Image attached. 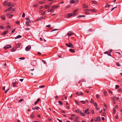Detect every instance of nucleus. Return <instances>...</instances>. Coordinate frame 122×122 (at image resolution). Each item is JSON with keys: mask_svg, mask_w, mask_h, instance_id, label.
Segmentation results:
<instances>
[{"mask_svg": "<svg viewBox=\"0 0 122 122\" xmlns=\"http://www.w3.org/2000/svg\"><path fill=\"white\" fill-rule=\"evenodd\" d=\"M79 110H77L75 112L76 113H78L79 112Z\"/></svg>", "mask_w": 122, "mask_h": 122, "instance_id": "55", "label": "nucleus"}, {"mask_svg": "<svg viewBox=\"0 0 122 122\" xmlns=\"http://www.w3.org/2000/svg\"><path fill=\"white\" fill-rule=\"evenodd\" d=\"M115 58L116 60H118L119 58V57H117V56H116L115 57Z\"/></svg>", "mask_w": 122, "mask_h": 122, "instance_id": "26", "label": "nucleus"}, {"mask_svg": "<svg viewBox=\"0 0 122 122\" xmlns=\"http://www.w3.org/2000/svg\"><path fill=\"white\" fill-rule=\"evenodd\" d=\"M85 17V16L84 15H80L78 17Z\"/></svg>", "mask_w": 122, "mask_h": 122, "instance_id": "44", "label": "nucleus"}, {"mask_svg": "<svg viewBox=\"0 0 122 122\" xmlns=\"http://www.w3.org/2000/svg\"><path fill=\"white\" fill-rule=\"evenodd\" d=\"M107 91H104L103 93L104 94L105 96H106V94L107 93Z\"/></svg>", "mask_w": 122, "mask_h": 122, "instance_id": "35", "label": "nucleus"}, {"mask_svg": "<svg viewBox=\"0 0 122 122\" xmlns=\"http://www.w3.org/2000/svg\"><path fill=\"white\" fill-rule=\"evenodd\" d=\"M19 59H20L24 60L25 59V58L24 57H21L19 58Z\"/></svg>", "mask_w": 122, "mask_h": 122, "instance_id": "61", "label": "nucleus"}, {"mask_svg": "<svg viewBox=\"0 0 122 122\" xmlns=\"http://www.w3.org/2000/svg\"><path fill=\"white\" fill-rule=\"evenodd\" d=\"M8 3V1H5L3 3V4L5 6L6 5H7Z\"/></svg>", "mask_w": 122, "mask_h": 122, "instance_id": "19", "label": "nucleus"}, {"mask_svg": "<svg viewBox=\"0 0 122 122\" xmlns=\"http://www.w3.org/2000/svg\"><path fill=\"white\" fill-rule=\"evenodd\" d=\"M115 118L116 119H118V115H117L116 116H115Z\"/></svg>", "mask_w": 122, "mask_h": 122, "instance_id": "58", "label": "nucleus"}, {"mask_svg": "<svg viewBox=\"0 0 122 122\" xmlns=\"http://www.w3.org/2000/svg\"><path fill=\"white\" fill-rule=\"evenodd\" d=\"M31 48V46L30 45H29L26 47L25 50L26 51H29Z\"/></svg>", "mask_w": 122, "mask_h": 122, "instance_id": "5", "label": "nucleus"}, {"mask_svg": "<svg viewBox=\"0 0 122 122\" xmlns=\"http://www.w3.org/2000/svg\"><path fill=\"white\" fill-rule=\"evenodd\" d=\"M25 19L26 20L25 23H29V22L30 23H31L33 22V21L31 20H30L27 17L25 18Z\"/></svg>", "mask_w": 122, "mask_h": 122, "instance_id": "2", "label": "nucleus"}, {"mask_svg": "<svg viewBox=\"0 0 122 122\" xmlns=\"http://www.w3.org/2000/svg\"><path fill=\"white\" fill-rule=\"evenodd\" d=\"M59 7V6L58 5L57 6H52L51 7V8L52 9H53L54 8H57L58 7Z\"/></svg>", "mask_w": 122, "mask_h": 122, "instance_id": "15", "label": "nucleus"}, {"mask_svg": "<svg viewBox=\"0 0 122 122\" xmlns=\"http://www.w3.org/2000/svg\"><path fill=\"white\" fill-rule=\"evenodd\" d=\"M81 115L85 117L86 116V115L85 114L83 113H82V114H81Z\"/></svg>", "mask_w": 122, "mask_h": 122, "instance_id": "59", "label": "nucleus"}, {"mask_svg": "<svg viewBox=\"0 0 122 122\" xmlns=\"http://www.w3.org/2000/svg\"><path fill=\"white\" fill-rule=\"evenodd\" d=\"M6 15L9 18H11L13 15H10L9 13L7 14Z\"/></svg>", "mask_w": 122, "mask_h": 122, "instance_id": "11", "label": "nucleus"}, {"mask_svg": "<svg viewBox=\"0 0 122 122\" xmlns=\"http://www.w3.org/2000/svg\"><path fill=\"white\" fill-rule=\"evenodd\" d=\"M43 17H41L40 18H38L36 20V21H37L40 20H41L42 19Z\"/></svg>", "mask_w": 122, "mask_h": 122, "instance_id": "20", "label": "nucleus"}, {"mask_svg": "<svg viewBox=\"0 0 122 122\" xmlns=\"http://www.w3.org/2000/svg\"><path fill=\"white\" fill-rule=\"evenodd\" d=\"M67 35L69 36H71L74 35V33L72 32L71 31H70L68 32L67 33Z\"/></svg>", "mask_w": 122, "mask_h": 122, "instance_id": "9", "label": "nucleus"}, {"mask_svg": "<svg viewBox=\"0 0 122 122\" xmlns=\"http://www.w3.org/2000/svg\"><path fill=\"white\" fill-rule=\"evenodd\" d=\"M69 51L72 52L74 53L75 52V51L73 49H69Z\"/></svg>", "mask_w": 122, "mask_h": 122, "instance_id": "17", "label": "nucleus"}, {"mask_svg": "<svg viewBox=\"0 0 122 122\" xmlns=\"http://www.w3.org/2000/svg\"><path fill=\"white\" fill-rule=\"evenodd\" d=\"M71 3L74 4L75 3V1H73L72 0L71 1H70Z\"/></svg>", "mask_w": 122, "mask_h": 122, "instance_id": "52", "label": "nucleus"}, {"mask_svg": "<svg viewBox=\"0 0 122 122\" xmlns=\"http://www.w3.org/2000/svg\"><path fill=\"white\" fill-rule=\"evenodd\" d=\"M85 13L86 14V15H89V13L88 12H87L86 11H85Z\"/></svg>", "mask_w": 122, "mask_h": 122, "instance_id": "54", "label": "nucleus"}, {"mask_svg": "<svg viewBox=\"0 0 122 122\" xmlns=\"http://www.w3.org/2000/svg\"><path fill=\"white\" fill-rule=\"evenodd\" d=\"M7 5L8 6H9L10 5H11V3L10 2H9V4L7 3Z\"/></svg>", "mask_w": 122, "mask_h": 122, "instance_id": "31", "label": "nucleus"}, {"mask_svg": "<svg viewBox=\"0 0 122 122\" xmlns=\"http://www.w3.org/2000/svg\"><path fill=\"white\" fill-rule=\"evenodd\" d=\"M21 45L20 43H19L18 45H16V48H19Z\"/></svg>", "mask_w": 122, "mask_h": 122, "instance_id": "22", "label": "nucleus"}, {"mask_svg": "<svg viewBox=\"0 0 122 122\" xmlns=\"http://www.w3.org/2000/svg\"><path fill=\"white\" fill-rule=\"evenodd\" d=\"M90 10L89 9H85V11L87 12V11H89Z\"/></svg>", "mask_w": 122, "mask_h": 122, "instance_id": "49", "label": "nucleus"}, {"mask_svg": "<svg viewBox=\"0 0 122 122\" xmlns=\"http://www.w3.org/2000/svg\"><path fill=\"white\" fill-rule=\"evenodd\" d=\"M42 62L45 64H46V61L44 60H42Z\"/></svg>", "mask_w": 122, "mask_h": 122, "instance_id": "47", "label": "nucleus"}, {"mask_svg": "<svg viewBox=\"0 0 122 122\" xmlns=\"http://www.w3.org/2000/svg\"><path fill=\"white\" fill-rule=\"evenodd\" d=\"M8 30H6L5 31L3 32V33L1 34L2 35H4L5 34H7L8 33Z\"/></svg>", "mask_w": 122, "mask_h": 122, "instance_id": "13", "label": "nucleus"}, {"mask_svg": "<svg viewBox=\"0 0 122 122\" xmlns=\"http://www.w3.org/2000/svg\"><path fill=\"white\" fill-rule=\"evenodd\" d=\"M40 98H38L37 99V101L35 102L34 104L35 105H36L37 104V103L40 101Z\"/></svg>", "mask_w": 122, "mask_h": 122, "instance_id": "14", "label": "nucleus"}, {"mask_svg": "<svg viewBox=\"0 0 122 122\" xmlns=\"http://www.w3.org/2000/svg\"><path fill=\"white\" fill-rule=\"evenodd\" d=\"M45 6H47V8H50V6L49 5H45Z\"/></svg>", "mask_w": 122, "mask_h": 122, "instance_id": "46", "label": "nucleus"}, {"mask_svg": "<svg viewBox=\"0 0 122 122\" xmlns=\"http://www.w3.org/2000/svg\"><path fill=\"white\" fill-rule=\"evenodd\" d=\"M23 100V99H21L20 100L18 101V102H22Z\"/></svg>", "mask_w": 122, "mask_h": 122, "instance_id": "45", "label": "nucleus"}, {"mask_svg": "<svg viewBox=\"0 0 122 122\" xmlns=\"http://www.w3.org/2000/svg\"><path fill=\"white\" fill-rule=\"evenodd\" d=\"M113 113H115L116 112V109H113Z\"/></svg>", "mask_w": 122, "mask_h": 122, "instance_id": "50", "label": "nucleus"}, {"mask_svg": "<svg viewBox=\"0 0 122 122\" xmlns=\"http://www.w3.org/2000/svg\"><path fill=\"white\" fill-rule=\"evenodd\" d=\"M113 51V50L112 49L109 50V53H110L112 52Z\"/></svg>", "mask_w": 122, "mask_h": 122, "instance_id": "63", "label": "nucleus"}, {"mask_svg": "<svg viewBox=\"0 0 122 122\" xmlns=\"http://www.w3.org/2000/svg\"><path fill=\"white\" fill-rule=\"evenodd\" d=\"M84 112L85 113L89 114L90 113L89 112V109L87 108L86 110H84Z\"/></svg>", "mask_w": 122, "mask_h": 122, "instance_id": "10", "label": "nucleus"}, {"mask_svg": "<svg viewBox=\"0 0 122 122\" xmlns=\"http://www.w3.org/2000/svg\"><path fill=\"white\" fill-rule=\"evenodd\" d=\"M58 102L61 105H62L63 104L62 102L61 101H58Z\"/></svg>", "mask_w": 122, "mask_h": 122, "instance_id": "40", "label": "nucleus"}, {"mask_svg": "<svg viewBox=\"0 0 122 122\" xmlns=\"http://www.w3.org/2000/svg\"><path fill=\"white\" fill-rule=\"evenodd\" d=\"M101 120V118L100 117H95L94 121L96 122L97 121H100Z\"/></svg>", "mask_w": 122, "mask_h": 122, "instance_id": "4", "label": "nucleus"}, {"mask_svg": "<svg viewBox=\"0 0 122 122\" xmlns=\"http://www.w3.org/2000/svg\"><path fill=\"white\" fill-rule=\"evenodd\" d=\"M119 87V86L117 85H116V86L115 87V89H117Z\"/></svg>", "mask_w": 122, "mask_h": 122, "instance_id": "29", "label": "nucleus"}, {"mask_svg": "<svg viewBox=\"0 0 122 122\" xmlns=\"http://www.w3.org/2000/svg\"><path fill=\"white\" fill-rule=\"evenodd\" d=\"M116 64L117 66H118V67H119L121 66L120 64L118 63H117Z\"/></svg>", "mask_w": 122, "mask_h": 122, "instance_id": "28", "label": "nucleus"}, {"mask_svg": "<svg viewBox=\"0 0 122 122\" xmlns=\"http://www.w3.org/2000/svg\"><path fill=\"white\" fill-rule=\"evenodd\" d=\"M33 7H37L38 6V4H35L33 6Z\"/></svg>", "mask_w": 122, "mask_h": 122, "instance_id": "39", "label": "nucleus"}, {"mask_svg": "<svg viewBox=\"0 0 122 122\" xmlns=\"http://www.w3.org/2000/svg\"><path fill=\"white\" fill-rule=\"evenodd\" d=\"M102 116H105L106 115V113L105 112H103L102 113Z\"/></svg>", "mask_w": 122, "mask_h": 122, "instance_id": "48", "label": "nucleus"}, {"mask_svg": "<svg viewBox=\"0 0 122 122\" xmlns=\"http://www.w3.org/2000/svg\"><path fill=\"white\" fill-rule=\"evenodd\" d=\"M25 14L24 13H23L22 15V16L23 17H24L25 16Z\"/></svg>", "mask_w": 122, "mask_h": 122, "instance_id": "43", "label": "nucleus"}, {"mask_svg": "<svg viewBox=\"0 0 122 122\" xmlns=\"http://www.w3.org/2000/svg\"><path fill=\"white\" fill-rule=\"evenodd\" d=\"M92 30L91 29H90L88 30V32H92Z\"/></svg>", "mask_w": 122, "mask_h": 122, "instance_id": "53", "label": "nucleus"}, {"mask_svg": "<svg viewBox=\"0 0 122 122\" xmlns=\"http://www.w3.org/2000/svg\"><path fill=\"white\" fill-rule=\"evenodd\" d=\"M110 5H107L105 6V7L106 8H108V7H110Z\"/></svg>", "mask_w": 122, "mask_h": 122, "instance_id": "27", "label": "nucleus"}, {"mask_svg": "<svg viewBox=\"0 0 122 122\" xmlns=\"http://www.w3.org/2000/svg\"><path fill=\"white\" fill-rule=\"evenodd\" d=\"M81 102L83 104H84L85 103V101H81Z\"/></svg>", "mask_w": 122, "mask_h": 122, "instance_id": "62", "label": "nucleus"}, {"mask_svg": "<svg viewBox=\"0 0 122 122\" xmlns=\"http://www.w3.org/2000/svg\"><path fill=\"white\" fill-rule=\"evenodd\" d=\"M96 97L97 98H98L99 97V96L98 95H97L96 96Z\"/></svg>", "mask_w": 122, "mask_h": 122, "instance_id": "64", "label": "nucleus"}, {"mask_svg": "<svg viewBox=\"0 0 122 122\" xmlns=\"http://www.w3.org/2000/svg\"><path fill=\"white\" fill-rule=\"evenodd\" d=\"M1 18L3 20H5V15H4L2 16H1Z\"/></svg>", "mask_w": 122, "mask_h": 122, "instance_id": "12", "label": "nucleus"}, {"mask_svg": "<svg viewBox=\"0 0 122 122\" xmlns=\"http://www.w3.org/2000/svg\"><path fill=\"white\" fill-rule=\"evenodd\" d=\"M11 48V45H7L4 47V48L5 49H7L10 48Z\"/></svg>", "mask_w": 122, "mask_h": 122, "instance_id": "7", "label": "nucleus"}, {"mask_svg": "<svg viewBox=\"0 0 122 122\" xmlns=\"http://www.w3.org/2000/svg\"><path fill=\"white\" fill-rule=\"evenodd\" d=\"M46 11H45L43 13L41 14V15H44L46 13Z\"/></svg>", "mask_w": 122, "mask_h": 122, "instance_id": "41", "label": "nucleus"}, {"mask_svg": "<svg viewBox=\"0 0 122 122\" xmlns=\"http://www.w3.org/2000/svg\"><path fill=\"white\" fill-rule=\"evenodd\" d=\"M97 1H94L93 3L95 4H97Z\"/></svg>", "mask_w": 122, "mask_h": 122, "instance_id": "51", "label": "nucleus"}, {"mask_svg": "<svg viewBox=\"0 0 122 122\" xmlns=\"http://www.w3.org/2000/svg\"><path fill=\"white\" fill-rule=\"evenodd\" d=\"M5 28V27L4 26L2 25L0 26V28L1 29H4Z\"/></svg>", "mask_w": 122, "mask_h": 122, "instance_id": "24", "label": "nucleus"}, {"mask_svg": "<svg viewBox=\"0 0 122 122\" xmlns=\"http://www.w3.org/2000/svg\"><path fill=\"white\" fill-rule=\"evenodd\" d=\"M116 99V97H113V98H112V100L113 101H115Z\"/></svg>", "mask_w": 122, "mask_h": 122, "instance_id": "60", "label": "nucleus"}, {"mask_svg": "<svg viewBox=\"0 0 122 122\" xmlns=\"http://www.w3.org/2000/svg\"><path fill=\"white\" fill-rule=\"evenodd\" d=\"M34 108L35 109L37 110L40 109V108L36 106L35 107H34Z\"/></svg>", "mask_w": 122, "mask_h": 122, "instance_id": "32", "label": "nucleus"}, {"mask_svg": "<svg viewBox=\"0 0 122 122\" xmlns=\"http://www.w3.org/2000/svg\"><path fill=\"white\" fill-rule=\"evenodd\" d=\"M15 29H14V30L11 31V34H13L15 31Z\"/></svg>", "mask_w": 122, "mask_h": 122, "instance_id": "38", "label": "nucleus"}, {"mask_svg": "<svg viewBox=\"0 0 122 122\" xmlns=\"http://www.w3.org/2000/svg\"><path fill=\"white\" fill-rule=\"evenodd\" d=\"M44 3V2H43V1H39V3L40 4H43Z\"/></svg>", "mask_w": 122, "mask_h": 122, "instance_id": "42", "label": "nucleus"}, {"mask_svg": "<svg viewBox=\"0 0 122 122\" xmlns=\"http://www.w3.org/2000/svg\"><path fill=\"white\" fill-rule=\"evenodd\" d=\"M12 8V7H10L9 8H8V9H7V10L8 11H10L11 9Z\"/></svg>", "mask_w": 122, "mask_h": 122, "instance_id": "33", "label": "nucleus"}, {"mask_svg": "<svg viewBox=\"0 0 122 122\" xmlns=\"http://www.w3.org/2000/svg\"><path fill=\"white\" fill-rule=\"evenodd\" d=\"M76 14V13H71L68 14L67 15H66L65 17L66 18H69L73 15H75Z\"/></svg>", "mask_w": 122, "mask_h": 122, "instance_id": "1", "label": "nucleus"}, {"mask_svg": "<svg viewBox=\"0 0 122 122\" xmlns=\"http://www.w3.org/2000/svg\"><path fill=\"white\" fill-rule=\"evenodd\" d=\"M71 7L70 6V5H67L66 6V7L67 8H69Z\"/></svg>", "mask_w": 122, "mask_h": 122, "instance_id": "56", "label": "nucleus"}, {"mask_svg": "<svg viewBox=\"0 0 122 122\" xmlns=\"http://www.w3.org/2000/svg\"><path fill=\"white\" fill-rule=\"evenodd\" d=\"M10 28H11L10 26L9 25H8L6 27V28L7 29H10Z\"/></svg>", "mask_w": 122, "mask_h": 122, "instance_id": "36", "label": "nucleus"}, {"mask_svg": "<svg viewBox=\"0 0 122 122\" xmlns=\"http://www.w3.org/2000/svg\"><path fill=\"white\" fill-rule=\"evenodd\" d=\"M16 49L17 48H16V47L13 48L11 49V51L12 52L16 50Z\"/></svg>", "mask_w": 122, "mask_h": 122, "instance_id": "18", "label": "nucleus"}, {"mask_svg": "<svg viewBox=\"0 0 122 122\" xmlns=\"http://www.w3.org/2000/svg\"><path fill=\"white\" fill-rule=\"evenodd\" d=\"M45 87V86L44 85H42L41 86H39V88H43V87Z\"/></svg>", "mask_w": 122, "mask_h": 122, "instance_id": "34", "label": "nucleus"}, {"mask_svg": "<svg viewBox=\"0 0 122 122\" xmlns=\"http://www.w3.org/2000/svg\"><path fill=\"white\" fill-rule=\"evenodd\" d=\"M53 10V9H52V8L51 9H49L48 10V11L50 12H52V11Z\"/></svg>", "mask_w": 122, "mask_h": 122, "instance_id": "37", "label": "nucleus"}, {"mask_svg": "<svg viewBox=\"0 0 122 122\" xmlns=\"http://www.w3.org/2000/svg\"><path fill=\"white\" fill-rule=\"evenodd\" d=\"M31 64L32 65L35 66L36 64V62L35 61H31Z\"/></svg>", "mask_w": 122, "mask_h": 122, "instance_id": "6", "label": "nucleus"}, {"mask_svg": "<svg viewBox=\"0 0 122 122\" xmlns=\"http://www.w3.org/2000/svg\"><path fill=\"white\" fill-rule=\"evenodd\" d=\"M90 10H91L92 12H95L96 11V10L95 9H93Z\"/></svg>", "mask_w": 122, "mask_h": 122, "instance_id": "25", "label": "nucleus"}, {"mask_svg": "<svg viewBox=\"0 0 122 122\" xmlns=\"http://www.w3.org/2000/svg\"><path fill=\"white\" fill-rule=\"evenodd\" d=\"M78 11V10L77 9H76L75 10L73 11V13H75V12H76Z\"/></svg>", "mask_w": 122, "mask_h": 122, "instance_id": "30", "label": "nucleus"}, {"mask_svg": "<svg viewBox=\"0 0 122 122\" xmlns=\"http://www.w3.org/2000/svg\"><path fill=\"white\" fill-rule=\"evenodd\" d=\"M18 84V83L17 82H13L12 83V85L14 87H18V86L17 85V84Z\"/></svg>", "mask_w": 122, "mask_h": 122, "instance_id": "8", "label": "nucleus"}, {"mask_svg": "<svg viewBox=\"0 0 122 122\" xmlns=\"http://www.w3.org/2000/svg\"><path fill=\"white\" fill-rule=\"evenodd\" d=\"M83 93L82 92H80V95H83Z\"/></svg>", "mask_w": 122, "mask_h": 122, "instance_id": "57", "label": "nucleus"}, {"mask_svg": "<svg viewBox=\"0 0 122 122\" xmlns=\"http://www.w3.org/2000/svg\"><path fill=\"white\" fill-rule=\"evenodd\" d=\"M22 37V36H21L20 35H19L17 36L16 37H15V39H17L20 38H21Z\"/></svg>", "mask_w": 122, "mask_h": 122, "instance_id": "16", "label": "nucleus"}, {"mask_svg": "<svg viewBox=\"0 0 122 122\" xmlns=\"http://www.w3.org/2000/svg\"><path fill=\"white\" fill-rule=\"evenodd\" d=\"M83 6L84 8H87L88 7V6L87 5H85V4H84L83 5Z\"/></svg>", "mask_w": 122, "mask_h": 122, "instance_id": "21", "label": "nucleus"}, {"mask_svg": "<svg viewBox=\"0 0 122 122\" xmlns=\"http://www.w3.org/2000/svg\"><path fill=\"white\" fill-rule=\"evenodd\" d=\"M90 101L91 103H94V101H93L92 99L91 98L90 100Z\"/></svg>", "mask_w": 122, "mask_h": 122, "instance_id": "23", "label": "nucleus"}, {"mask_svg": "<svg viewBox=\"0 0 122 122\" xmlns=\"http://www.w3.org/2000/svg\"><path fill=\"white\" fill-rule=\"evenodd\" d=\"M66 45L69 47L71 48H73L72 44L70 43H69V44L66 43Z\"/></svg>", "mask_w": 122, "mask_h": 122, "instance_id": "3", "label": "nucleus"}]
</instances>
